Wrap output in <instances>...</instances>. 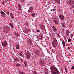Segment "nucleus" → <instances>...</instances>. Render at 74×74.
I'll list each match as a JSON object with an SVG mask.
<instances>
[{
  "instance_id": "c03bdc74",
  "label": "nucleus",
  "mask_w": 74,
  "mask_h": 74,
  "mask_svg": "<svg viewBox=\"0 0 74 74\" xmlns=\"http://www.w3.org/2000/svg\"><path fill=\"white\" fill-rule=\"evenodd\" d=\"M42 37L41 36L40 37V38H39V39H42Z\"/></svg>"
},
{
  "instance_id": "1a4fd4ad",
  "label": "nucleus",
  "mask_w": 74,
  "mask_h": 74,
  "mask_svg": "<svg viewBox=\"0 0 74 74\" xmlns=\"http://www.w3.org/2000/svg\"><path fill=\"white\" fill-rule=\"evenodd\" d=\"M8 45L7 42L5 41H4L2 43V46L3 47H6Z\"/></svg>"
},
{
  "instance_id": "5fc2aeb1",
  "label": "nucleus",
  "mask_w": 74,
  "mask_h": 74,
  "mask_svg": "<svg viewBox=\"0 0 74 74\" xmlns=\"http://www.w3.org/2000/svg\"><path fill=\"white\" fill-rule=\"evenodd\" d=\"M50 11H52V10H50Z\"/></svg>"
},
{
  "instance_id": "412c9836",
  "label": "nucleus",
  "mask_w": 74,
  "mask_h": 74,
  "mask_svg": "<svg viewBox=\"0 0 74 74\" xmlns=\"http://www.w3.org/2000/svg\"><path fill=\"white\" fill-rule=\"evenodd\" d=\"M14 60L16 62H19V60L18 58H16L15 59H14Z\"/></svg>"
},
{
  "instance_id": "b1692460",
  "label": "nucleus",
  "mask_w": 74,
  "mask_h": 74,
  "mask_svg": "<svg viewBox=\"0 0 74 74\" xmlns=\"http://www.w3.org/2000/svg\"><path fill=\"white\" fill-rule=\"evenodd\" d=\"M39 63L40 65H44V62L42 61H40Z\"/></svg>"
},
{
  "instance_id": "393cba45",
  "label": "nucleus",
  "mask_w": 74,
  "mask_h": 74,
  "mask_svg": "<svg viewBox=\"0 0 74 74\" xmlns=\"http://www.w3.org/2000/svg\"><path fill=\"white\" fill-rule=\"evenodd\" d=\"M61 25L62 27H64V29H65V27H66V25L64 24L63 23H61Z\"/></svg>"
},
{
  "instance_id": "f8f14e48",
  "label": "nucleus",
  "mask_w": 74,
  "mask_h": 74,
  "mask_svg": "<svg viewBox=\"0 0 74 74\" xmlns=\"http://www.w3.org/2000/svg\"><path fill=\"white\" fill-rule=\"evenodd\" d=\"M22 9V5L21 4H19L18 5V9L19 11H20Z\"/></svg>"
},
{
  "instance_id": "a878e982",
  "label": "nucleus",
  "mask_w": 74,
  "mask_h": 74,
  "mask_svg": "<svg viewBox=\"0 0 74 74\" xmlns=\"http://www.w3.org/2000/svg\"><path fill=\"white\" fill-rule=\"evenodd\" d=\"M15 35L16 37L17 36H19V32H15Z\"/></svg>"
},
{
  "instance_id": "cd10ccee",
  "label": "nucleus",
  "mask_w": 74,
  "mask_h": 74,
  "mask_svg": "<svg viewBox=\"0 0 74 74\" xmlns=\"http://www.w3.org/2000/svg\"><path fill=\"white\" fill-rule=\"evenodd\" d=\"M16 49H19V45L18 44L16 45Z\"/></svg>"
},
{
  "instance_id": "4468645a",
  "label": "nucleus",
  "mask_w": 74,
  "mask_h": 74,
  "mask_svg": "<svg viewBox=\"0 0 74 74\" xmlns=\"http://www.w3.org/2000/svg\"><path fill=\"white\" fill-rule=\"evenodd\" d=\"M16 67H18L19 69H21V65H20L19 63L16 64Z\"/></svg>"
},
{
  "instance_id": "de8ad7c7",
  "label": "nucleus",
  "mask_w": 74,
  "mask_h": 74,
  "mask_svg": "<svg viewBox=\"0 0 74 74\" xmlns=\"http://www.w3.org/2000/svg\"><path fill=\"white\" fill-rule=\"evenodd\" d=\"M37 32H38V33H39V32H40V30H37Z\"/></svg>"
},
{
  "instance_id": "13d9d810",
  "label": "nucleus",
  "mask_w": 74,
  "mask_h": 74,
  "mask_svg": "<svg viewBox=\"0 0 74 74\" xmlns=\"http://www.w3.org/2000/svg\"><path fill=\"white\" fill-rule=\"evenodd\" d=\"M26 68H25V69H26Z\"/></svg>"
},
{
  "instance_id": "58836bf2",
  "label": "nucleus",
  "mask_w": 74,
  "mask_h": 74,
  "mask_svg": "<svg viewBox=\"0 0 74 74\" xmlns=\"http://www.w3.org/2000/svg\"><path fill=\"white\" fill-rule=\"evenodd\" d=\"M68 41H69V42H71V39L69 38L68 39Z\"/></svg>"
},
{
  "instance_id": "37998d69",
  "label": "nucleus",
  "mask_w": 74,
  "mask_h": 74,
  "mask_svg": "<svg viewBox=\"0 0 74 74\" xmlns=\"http://www.w3.org/2000/svg\"><path fill=\"white\" fill-rule=\"evenodd\" d=\"M73 36V34H70V37H72V36Z\"/></svg>"
},
{
  "instance_id": "bf43d9fd",
  "label": "nucleus",
  "mask_w": 74,
  "mask_h": 74,
  "mask_svg": "<svg viewBox=\"0 0 74 74\" xmlns=\"http://www.w3.org/2000/svg\"><path fill=\"white\" fill-rule=\"evenodd\" d=\"M42 0V1H44V0Z\"/></svg>"
},
{
  "instance_id": "39448f33",
  "label": "nucleus",
  "mask_w": 74,
  "mask_h": 74,
  "mask_svg": "<svg viewBox=\"0 0 74 74\" xmlns=\"http://www.w3.org/2000/svg\"><path fill=\"white\" fill-rule=\"evenodd\" d=\"M53 42H53H52V45H53L54 48H55L56 47V46H57L58 45L57 41H53Z\"/></svg>"
},
{
  "instance_id": "72a5a7b5",
  "label": "nucleus",
  "mask_w": 74,
  "mask_h": 74,
  "mask_svg": "<svg viewBox=\"0 0 74 74\" xmlns=\"http://www.w3.org/2000/svg\"><path fill=\"white\" fill-rule=\"evenodd\" d=\"M53 41H57V40H56V38H54Z\"/></svg>"
},
{
  "instance_id": "423d86ee",
  "label": "nucleus",
  "mask_w": 74,
  "mask_h": 74,
  "mask_svg": "<svg viewBox=\"0 0 74 74\" xmlns=\"http://www.w3.org/2000/svg\"><path fill=\"white\" fill-rule=\"evenodd\" d=\"M26 57L28 59H30V54L29 52L28 51L27 52L26 55Z\"/></svg>"
},
{
  "instance_id": "5701e85b",
  "label": "nucleus",
  "mask_w": 74,
  "mask_h": 74,
  "mask_svg": "<svg viewBox=\"0 0 74 74\" xmlns=\"http://www.w3.org/2000/svg\"><path fill=\"white\" fill-rule=\"evenodd\" d=\"M70 33V32L69 31V30H67L66 32V35L67 36H69V34Z\"/></svg>"
},
{
  "instance_id": "a211bd4d",
  "label": "nucleus",
  "mask_w": 74,
  "mask_h": 74,
  "mask_svg": "<svg viewBox=\"0 0 74 74\" xmlns=\"http://www.w3.org/2000/svg\"><path fill=\"white\" fill-rule=\"evenodd\" d=\"M22 53H23V51H21L19 53L20 56L21 57L24 56V55Z\"/></svg>"
},
{
  "instance_id": "4c0bfd02",
  "label": "nucleus",
  "mask_w": 74,
  "mask_h": 74,
  "mask_svg": "<svg viewBox=\"0 0 74 74\" xmlns=\"http://www.w3.org/2000/svg\"><path fill=\"white\" fill-rule=\"evenodd\" d=\"M2 4L4 5L5 4V1H3L2 2Z\"/></svg>"
},
{
  "instance_id": "7ed1b4c3",
  "label": "nucleus",
  "mask_w": 74,
  "mask_h": 74,
  "mask_svg": "<svg viewBox=\"0 0 74 74\" xmlns=\"http://www.w3.org/2000/svg\"><path fill=\"white\" fill-rule=\"evenodd\" d=\"M29 9L28 10V12L29 13H32L33 11L34 10V8L32 6L29 7Z\"/></svg>"
},
{
  "instance_id": "f704fd0d",
  "label": "nucleus",
  "mask_w": 74,
  "mask_h": 74,
  "mask_svg": "<svg viewBox=\"0 0 74 74\" xmlns=\"http://www.w3.org/2000/svg\"><path fill=\"white\" fill-rule=\"evenodd\" d=\"M35 15H36V14L35 13H34V14L32 15V16L33 17H34V16H35Z\"/></svg>"
},
{
  "instance_id": "c9c22d12",
  "label": "nucleus",
  "mask_w": 74,
  "mask_h": 74,
  "mask_svg": "<svg viewBox=\"0 0 74 74\" xmlns=\"http://www.w3.org/2000/svg\"><path fill=\"white\" fill-rule=\"evenodd\" d=\"M37 72H36V71H33V73L34 74H36L37 73Z\"/></svg>"
},
{
  "instance_id": "bb28decb",
  "label": "nucleus",
  "mask_w": 74,
  "mask_h": 74,
  "mask_svg": "<svg viewBox=\"0 0 74 74\" xmlns=\"http://www.w3.org/2000/svg\"><path fill=\"white\" fill-rule=\"evenodd\" d=\"M56 1H57L58 4H60V0H56Z\"/></svg>"
},
{
  "instance_id": "4be33fe9",
  "label": "nucleus",
  "mask_w": 74,
  "mask_h": 74,
  "mask_svg": "<svg viewBox=\"0 0 74 74\" xmlns=\"http://www.w3.org/2000/svg\"><path fill=\"white\" fill-rule=\"evenodd\" d=\"M10 16L11 18H12V19H14V15L12 14V13L10 14Z\"/></svg>"
},
{
  "instance_id": "9d476101",
  "label": "nucleus",
  "mask_w": 74,
  "mask_h": 74,
  "mask_svg": "<svg viewBox=\"0 0 74 74\" xmlns=\"http://www.w3.org/2000/svg\"><path fill=\"white\" fill-rule=\"evenodd\" d=\"M59 17L61 20H64V16L63 15L60 14L59 15Z\"/></svg>"
},
{
  "instance_id": "c85d7f7f",
  "label": "nucleus",
  "mask_w": 74,
  "mask_h": 74,
  "mask_svg": "<svg viewBox=\"0 0 74 74\" xmlns=\"http://www.w3.org/2000/svg\"><path fill=\"white\" fill-rule=\"evenodd\" d=\"M20 1L21 3H24L25 1V0H20Z\"/></svg>"
},
{
  "instance_id": "f257e3e1",
  "label": "nucleus",
  "mask_w": 74,
  "mask_h": 74,
  "mask_svg": "<svg viewBox=\"0 0 74 74\" xmlns=\"http://www.w3.org/2000/svg\"><path fill=\"white\" fill-rule=\"evenodd\" d=\"M50 70L52 74H60L57 68L54 66H51Z\"/></svg>"
},
{
  "instance_id": "ddd939ff",
  "label": "nucleus",
  "mask_w": 74,
  "mask_h": 74,
  "mask_svg": "<svg viewBox=\"0 0 74 74\" xmlns=\"http://www.w3.org/2000/svg\"><path fill=\"white\" fill-rule=\"evenodd\" d=\"M52 29H53V31L55 32H56V31H57L58 30H57V29H56V28L54 26H53L52 27Z\"/></svg>"
},
{
  "instance_id": "9b49d317",
  "label": "nucleus",
  "mask_w": 74,
  "mask_h": 74,
  "mask_svg": "<svg viewBox=\"0 0 74 74\" xmlns=\"http://www.w3.org/2000/svg\"><path fill=\"white\" fill-rule=\"evenodd\" d=\"M22 62H23L25 66V67H27V62L25 60H22Z\"/></svg>"
},
{
  "instance_id": "864d4df0",
  "label": "nucleus",
  "mask_w": 74,
  "mask_h": 74,
  "mask_svg": "<svg viewBox=\"0 0 74 74\" xmlns=\"http://www.w3.org/2000/svg\"><path fill=\"white\" fill-rule=\"evenodd\" d=\"M5 1L6 2H7V1L6 0H5Z\"/></svg>"
},
{
  "instance_id": "ea45409f",
  "label": "nucleus",
  "mask_w": 74,
  "mask_h": 74,
  "mask_svg": "<svg viewBox=\"0 0 74 74\" xmlns=\"http://www.w3.org/2000/svg\"><path fill=\"white\" fill-rule=\"evenodd\" d=\"M32 4V3L30 2L29 3H28V5L29 6L30 5H31Z\"/></svg>"
},
{
  "instance_id": "052dcab7",
  "label": "nucleus",
  "mask_w": 74,
  "mask_h": 74,
  "mask_svg": "<svg viewBox=\"0 0 74 74\" xmlns=\"http://www.w3.org/2000/svg\"><path fill=\"white\" fill-rule=\"evenodd\" d=\"M73 12H74V11H73Z\"/></svg>"
},
{
  "instance_id": "7c9ffc66",
  "label": "nucleus",
  "mask_w": 74,
  "mask_h": 74,
  "mask_svg": "<svg viewBox=\"0 0 74 74\" xmlns=\"http://www.w3.org/2000/svg\"><path fill=\"white\" fill-rule=\"evenodd\" d=\"M24 25L25 26H28V24L27 23H25Z\"/></svg>"
},
{
  "instance_id": "6e6d98bb",
  "label": "nucleus",
  "mask_w": 74,
  "mask_h": 74,
  "mask_svg": "<svg viewBox=\"0 0 74 74\" xmlns=\"http://www.w3.org/2000/svg\"><path fill=\"white\" fill-rule=\"evenodd\" d=\"M36 74H38V73H36Z\"/></svg>"
},
{
  "instance_id": "f3484780",
  "label": "nucleus",
  "mask_w": 74,
  "mask_h": 74,
  "mask_svg": "<svg viewBox=\"0 0 74 74\" xmlns=\"http://www.w3.org/2000/svg\"><path fill=\"white\" fill-rule=\"evenodd\" d=\"M53 21L55 22V25H58L59 23V22H58V20H54Z\"/></svg>"
},
{
  "instance_id": "e433bc0d",
  "label": "nucleus",
  "mask_w": 74,
  "mask_h": 74,
  "mask_svg": "<svg viewBox=\"0 0 74 74\" xmlns=\"http://www.w3.org/2000/svg\"><path fill=\"white\" fill-rule=\"evenodd\" d=\"M9 12H10V11H8L6 12V14L7 15H9Z\"/></svg>"
},
{
  "instance_id": "09e8293b",
  "label": "nucleus",
  "mask_w": 74,
  "mask_h": 74,
  "mask_svg": "<svg viewBox=\"0 0 74 74\" xmlns=\"http://www.w3.org/2000/svg\"><path fill=\"white\" fill-rule=\"evenodd\" d=\"M73 8H74V4L73 5V6H72Z\"/></svg>"
},
{
  "instance_id": "a18cd8bd",
  "label": "nucleus",
  "mask_w": 74,
  "mask_h": 74,
  "mask_svg": "<svg viewBox=\"0 0 74 74\" xmlns=\"http://www.w3.org/2000/svg\"><path fill=\"white\" fill-rule=\"evenodd\" d=\"M64 37H65L64 38V40H66V38H67V37L64 36Z\"/></svg>"
},
{
  "instance_id": "473e14b6",
  "label": "nucleus",
  "mask_w": 74,
  "mask_h": 74,
  "mask_svg": "<svg viewBox=\"0 0 74 74\" xmlns=\"http://www.w3.org/2000/svg\"><path fill=\"white\" fill-rule=\"evenodd\" d=\"M65 69L66 71V72H68V70H67V67H66L65 66Z\"/></svg>"
},
{
  "instance_id": "a19ab883",
  "label": "nucleus",
  "mask_w": 74,
  "mask_h": 74,
  "mask_svg": "<svg viewBox=\"0 0 74 74\" xmlns=\"http://www.w3.org/2000/svg\"><path fill=\"white\" fill-rule=\"evenodd\" d=\"M56 9L54 8L53 9H52V11H56Z\"/></svg>"
},
{
  "instance_id": "3c124183",
  "label": "nucleus",
  "mask_w": 74,
  "mask_h": 74,
  "mask_svg": "<svg viewBox=\"0 0 74 74\" xmlns=\"http://www.w3.org/2000/svg\"><path fill=\"white\" fill-rule=\"evenodd\" d=\"M20 59L21 60H22V59L21 58H20Z\"/></svg>"
},
{
  "instance_id": "c756f323",
  "label": "nucleus",
  "mask_w": 74,
  "mask_h": 74,
  "mask_svg": "<svg viewBox=\"0 0 74 74\" xmlns=\"http://www.w3.org/2000/svg\"><path fill=\"white\" fill-rule=\"evenodd\" d=\"M57 36L58 37H59V38H60V37H61L60 36V35H59V34H57Z\"/></svg>"
},
{
  "instance_id": "6ab92c4d",
  "label": "nucleus",
  "mask_w": 74,
  "mask_h": 74,
  "mask_svg": "<svg viewBox=\"0 0 74 74\" xmlns=\"http://www.w3.org/2000/svg\"><path fill=\"white\" fill-rule=\"evenodd\" d=\"M29 30L28 29V28H27L26 30H24L23 31L24 33H29Z\"/></svg>"
},
{
  "instance_id": "680f3d73",
  "label": "nucleus",
  "mask_w": 74,
  "mask_h": 74,
  "mask_svg": "<svg viewBox=\"0 0 74 74\" xmlns=\"http://www.w3.org/2000/svg\"><path fill=\"white\" fill-rule=\"evenodd\" d=\"M73 40H74V38H73Z\"/></svg>"
},
{
  "instance_id": "0eeeda50",
  "label": "nucleus",
  "mask_w": 74,
  "mask_h": 74,
  "mask_svg": "<svg viewBox=\"0 0 74 74\" xmlns=\"http://www.w3.org/2000/svg\"><path fill=\"white\" fill-rule=\"evenodd\" d=\"M67 4L69 5H73L74 4V1L70 0L68 2H67Z\"/></svg>"
},
{
  "instance_id": "8fccbe9b",
  "label": "nucleus",
  "mask_w": 74,
  "mask_h": 74,
  "mask_svg": "<svg viewBox=\"0 0 74 74\" xmlns=\"http://www.w3.org/2000/svg\"><path fill=\"white\" fill-rule=\"evenodd\" d=\"M71 69H74V66H72L71 68Z\"/></svg>"
},
{
  "instance_id": "4d7b16f0",
  "label": "nucleus",
  "mask_w": 74,
  "mask_h": 74,
  "mask_svg": "<svg viewBox=\"0 0 74 74\" xmlns=\"http://www.w3.org/2000/svg\"><path fill=\"white\" fill-rule=\"evenodd\" d=\"M7 1H8V0H7Z\"/></svg>"
},
{
  "instance_id": "dca6fc26",
  "label": "nucleus",
  "mask_w": 74,
  "mask_h": 74,
  "mask_svg": "<svg viewBox=\"0 0 74 74\" xmlns=\"http://www.w3.org/2000/svg\"><path fill=\"white\" fill-rule=\"evenodd\" d=\"M28 45H29V46H30V45H32V40H29L28 41Z\"/></svg>"
},
{
  "instance_id": "20e7f679",
  "label": "nucleus",
  "mask_w": 74,
  "mask_h": 74,
  "mask_svg": "<svg viewBox=\"0 0 74 74\" xmlns=\"http://www.w3.org/2000/svg\"><path fill=\"white\" fill-rule=\"evenodd\" d=\"M34 53L36 55H41V52H39V50L37 49H35L34 50Z\"/></svg>"
},
{
  "instance_id": "2eb2a0df",
  "label": "nucleus",
  "mask_w": 74,
  "mask_h": 74,
  "mask_svg": "<svg viewBox=\"0 0 74 74\" xmlns=\"http://www.w3.org/2000/svg\"><path fill=\"white\" fill-rule=\"evenodd\" d=\"M62 43L63 45V47H64V48L66 46V43H65V41L64 40H62Z\"/></svg>"
},
{
  "instance_id": "e2e57ef3",
  "label": "nucleus",
  "mask_w": 74,
  "mask_h": 74,
  "mask_svg": "<svg viewBox=\"0 0 74 74\" xmlns=\"http://www.w3.org/2000/svg\"><path fill=\"white\" fill-rule=\"evenodd\" d=\"M0 70H1V69H0Z\"/></svg>"
},
{
  "instance_id": "f03ea898",
  "label": "nucleus",
  "mask_w": 74,
  "mask_h": 74,
  "mask_svg": "<svg viewBox=\"0 0 74 74\" xmlns=\"http://www.w3.org/2000/svg\"><path fill=\"white\" fill-rule=\"evenodd\" d=\"M3 30L5 33L6 34V33H9L11 30V28L8 26L4 27L3 28Z\"/></svg>"
},
{
  "instance_id": "49530a36",
  "label": "nucleus",
  "mask_w": 74,
  "mask_h": 74,
  "mask_svg": "<svg viewBox=\"0 0 74 74\" xmlns=\"http://www.w3.org/2000/svg\"><path fill=\"white\" fill-rule=\"evenodd\" d=\"M68 49H70L71 48V47H68Z\"/></svg>"
},
{
  "instance_id": "aec40b11",
  "label": "nucleus",
  "mask_w": 74,
  "mask_h": 74,
  "mask_svg": "<svg viewBox=\"0 0 74 74\" xmlns=\"http://www.w3.org/2000/svg\"><path fill=\"white\" fill-rule=\"evenodd\" d=\"M9 25L10 26L11 28H12V29L14 28V25L12 23H9Z\"/></svg>"
},
{
  "instance_id": "79ce46f5",
  "label": "nucleus",
  "mask_w": 74,
  "mask_h": 74,
  "mask_svg": "<svg viewBox=\"0 0 74 74\" xmlns=\"http://www.w3.org/2000/svg\"><path fill=\"white\" fill-rule=\"evenodd\" d=\"M40 28L41 30H44L43 28L42 27H40Z\"/></svg>"
},
{
  "instance_id": "6e6552de",
  "label": "nucleus",
  "mask_w": 74,
  "mask_h": 74,
  "mask_svg": "<svg viewBox=\"0 0 74 74\" xmlns=\"http://www.w3.org/2000/svg\"><path fill=\"white\" fill-rule=\"evenodd\" d=\"M0 14H1V17H2V18H4V17H5L6 16L5 14L3 11H0Z\"/></svg>"
},
{
  "instance_id": "2f4dec72",
  "label": "nucleus",
  "mask_w": 74,
  "mask_h": 74,
  "mask_svg": "<svg viewBox=\"0 0 74 74\" xmlns=\"http://www.w3.org/2000/svg\"><path fill=\"white\" fill-rule=\"evenodd\" d=\"M19 73L21 74H25V73L24 72L20 71Z\"/></svg>"
},
{
  "instance_id": "603ef678",
  "label": "nucleus",
  "mask_w": 74,
  "mask_h": 74,
  "mask_svg": "<svg viewBox=\"0 0 74 74\" xmlns=\"http://www.w3.org/2000/svg\"><path fill=\"white\" fill-rule=\"evenodd\" d=\"M1 44H0V47H1Z\"/></svg>"
}]
</instances>
